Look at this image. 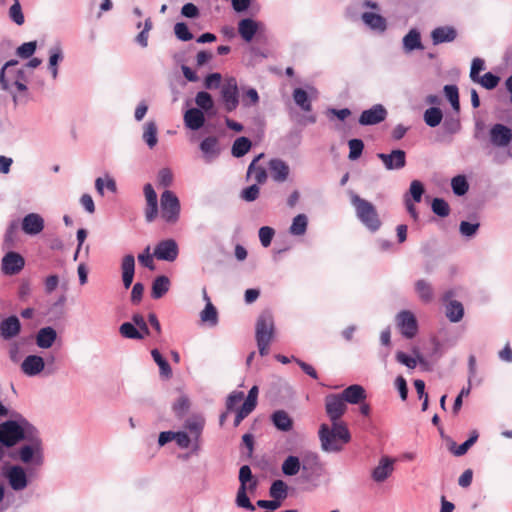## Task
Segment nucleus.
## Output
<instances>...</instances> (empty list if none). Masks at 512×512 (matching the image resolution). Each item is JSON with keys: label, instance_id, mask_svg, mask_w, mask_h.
<instances>
[{"label": "nucleus", "instance_id": "48", "mask_svg": "<svg viewBox=\"0 0 512 512\" xmlns=\"http://www.w3.org/2000/svg\"><path fill=\"white\" fill-rule=\"evenodd\" d=\"M251 145V141L248 138H237L232 146V155L237 158L244 156L250 150Z\"/></svg>", "mask_w": 512, "mask_h": 512}, {"label": "nucleus", "instance_id": "40", "mask_svg": "<svg viewBox=\"0 0 512 512\" xmlns=\"http://www.w3.org/2000/svg\"><path fill=\"white\" fill-rule=\"evenodd\" d=\"M415 291L421 301L426 303L432 301L434 293L432 286L428 281L424 279L416 281Z\"/></svg>", "mask_w": 512, "mask_h": 512}, {"label": "nucleus", "instance_id": "41", "mask_svg": "<svg viewBox=\"0 0 512 512\" xmlns=\"http://www.w3.org/2000/svg\"><path fill=\"white\" fill-rule=\"evenodd\" d=\"M446 317L453 323L459 322L464 315L463 305L456 300L448 302L446 305Z\"/></svg>", "mask_w": 512, "mask_h": 512}, {"label": "nucleus", "instance_id": "47", "mask_svg": "<svg viewBox=\"0 0 512 512\" xmlns=\"http://www.w3.org/2000/svg\"><path fill=\"white\" fill-rule=\"evenodd\" d=\"M119 332L123 337L128 339L140 340L144 338V334L135 327L134 323L131 322H124L121 324Z\"/></svg>", "mask_w": 512, "mask_h": 512}, {"label": "nucleus", "instance_id": "12", "mask_svg": "<svg viewBox=\"0 0 512 512\" xmlns=\"http://www.w3.org/2000/svg\"><path fill=\"white\" fill-rule=\"evenodd\" d=\"M397 326L399 327L401 334L410 339L413 338L417 333V321L412 312L403 310L396 316Z\"/></svg>", "mask_w": 512, "mask_h": 512}, {"label": "nucleus", "instance_id": "5", "mask_svg": "<svg viewBox=\"0 0 512 512\" xmlns=\"http://www.w3.org/2000/svg\"><path fill=\"white\" fill-rule=\"evenodd\" d=\"M35 426L26 419L8 420L0 424V443L6 447H13L22 441Z\"/></svg>", "mask_w": 512, "mask_h": 512}, {"label": "nucleus", "instance_id": "3", "mask_svg": "<svg viewBox=\"0 0 512 512\" xmlns=\"http://www.w3.org/2000/svg\"><path fill=\"white\" fill-rule=\"evenodd\" d=\"M17 60L7 61L0 70V86L5 91L15 87L18 92L27 91V82L30 78L26 68L18 66Z\"/></svg>", "mask_w": 512, "mask_h": 512}, {"label": "nucleus", "instance_id": "25", "mask_svg": "<svg viewBox=\"0 0 512 512\" xmlns=\"http://www.w3.org/2000/svg\"><path fill=\"white\" fill-rule=\"evenodd\" d=\"M268 167L274 181L285 182L288 179L290 168L285 161L278 158L271 159Z\"/></svg>", "mask_w": 512, "mask_h": 512}, {"label": "nucleus", "instance_id": "16", "mask_svg": "<svg viewBox=\"0 0 512 512\" xmlns=\"http://www.w3.org/2000/svg\"><path fill=\"white\" fill-rule=\"evenodd\" d=\"M265 25L252 18H244L238 23V33L246 42H251L256 33L262 32Z\"/></svg>", "mask_w": 512, "mask_h": 512}, {"label": "nucleus", "instance_id": "8", "mask_svg": "<svg viewBox=\"0 0 512 512\" xmlns=\"http://www.w3.org/2000/svg\"><path fill=\"white\" fill-rule=\"evenodd\" d=\"M275 334L274 318L270 311H263L256 321L255 338L256 341L272 342Z\"/></svg>", "mask_w": 512, "mask_h": 512}, {"label": "nucleus", "instance_id": "13", "mask_svg": "<svg viewBox=\"0 0 512 512\" xmlns=\"http://www.w3.org/2000/svg\"><path fill=\"white\" fill-rule=\"evenodd\" d=\"M395 459L389 456H382L377 466L371 472V478L376 483L386 481L394 471Z\"/></svg>", "mask_w": 512, "mask_h": 512}, {"label": "nucleus", "instance_id": "21", "mask_svg": "<svg viewBox=\"0 0 512 512\" xmlns=\"http://www.w3.org/2000/svg\"><path fill=\"white\" fill-rule=\"evenodd\" d=\"M490 138L495 146L505 147L512 139V131L503 124H495L490 130Z\"/></svg>", "mask_w": 512, "mask_h": 512}, {"label": "nucleus", "instance_id": "31", "mask_svg": "<svg viewBox=\"0 0 512 512\" xmlns=\"http://www.w3.org/2000/svg\"><path fill=\"white\" fill-rule=\"evenodd\" d=\"M457 37V31L451 26H440L431 32V39L434 45L445 42H452Z\"/></svg>", "mask_w": 512, "mask_h": 512}, {"label": "nucleus", "instance_id": "9", "mask_svg": "<svg viewBox=\"0 0 512 512\" xmlns=\"http://www.w3.org/2000/svg\"><path fill=\"white\" fill-rule=\"evenodd\" d=\"M325 410L331 422H342L347 405L339 394H329L325 397Z\"/></svg>", "mask_w": 512, "mask_h": 512}, {"label": "nucleus", "instance_id": "32", "mask_svg": "<svg viewBox=\"0 0 512 512\" xmlns=\"http://www.w3.org/2000/svg\"><path fill=\"white\" fill-rule=\"evenodd\" d=\"M263 157V153L256 156L247 169V178L255 180L257 184H263L267 180L266 169L262 166L257 165L258 161Z\"/></svg>", "mask_w": 512, "mask_h": 512}, {"label": "nucleus", "instance_id": "33", "mask_svg": "<svg viewBox=\"0 0 512 512\" xmlns=\"http://www.w3.org/2000/svg\"><path fill=\"white\" fill-rule=\"evenodd\" d=\"M257 487V482L253 481L248 486H239L237 495H236V504L240 508H245L250 511H254L255 507L250 502L249 497L247 496V491L253 492Z\"/></svg>", "mask_w": 512, "mask_h": 512}, {"label": "nucleus", "instance_id": "45", "mask_svg": "<svg viewBox=\"0 0 512 512\" xmlns=\"http://www.w3.org/2000/svg\"><path fill=\"white\" fill-rule=\"evenodd\" d=\"M151 356L159 366L160 375L166 379L170 378L172 376V369L161 353L157 349H153L151 351Z\"/></svg>", "mask_w": 512, "mask_h": 512}, {"label": "nucleus", "instance_id": "43", "mask_svg": "<svg viewBox=\"0 0 512 512\" xmlns=\"http://www.w3.org/2000/svg\"><path fill=\"white\" fill-rule=\"evenodd\" d=\"M308 226V218L305 214H298L293 218L289 228L290 234L294 236H302L305 234Z\"/></svg>", "mask_w": 512, "mask_h": 512}, {"label": "nucleus", "instance_id": "7", "mask_svg": "<svg viewBox=\"0 0 512 512\" xmlns=\"http://www.w3.org/2000/svg\"><path fill=\"white\" fill-rule=\"evenodd\" d=\"M2 476L7 480L10 488L16 492L23 491L29 484L27 473L20 465L3 468Z\"/></svg>", "mask_w": 512, "mask_h": 512}, {"label": "nucleus", "instance_id": "51", "mask_svg": "<svg viewBox=\"0 0 512 512\" xmlns=\"http://www.w3.org/2000/svg\"><path fill=\"white\" fill-rule=\"evenodd\" d=\"M444 94L448 101L450 102L452 108L459 112L460 110V102H459V93L458 88L455 85H445L444 86Z\"/></svg>", "mask_w": 512, "mask_h": 512}, {"label": "nucleus", "instance_id": "2", "mask_svg": "<svg viewBox=\"0 0 512 512\" xmlns=\"http://www.w3.org/2000/svg\"><path fill=\"white\" fill-rule=\"evenodd\" d=\"M319 439L323 451L338 452L342 449L343 444L350 441L351 436L344 422H331V426L325 423L321 424Z\"/></svg>", "mask_w": 512, "mask_h": 512}, {"label": "nucleus", "instance_id": "27", "mask_svg": "<svg viewBox=\"0 0 512 512\" xmlns=\"http://www.w3.org/2000/svg\"><path fill=\"white\" fill-rule=\"evenodd\" d=\"M121 272L123 285L128 289L132 285L135 273V258L132 254H127L122 258Z\"/></svg>", "mask_w": 512, "mask_h": 512}, {"label": "nucleus", "instance_id": "11", "mask_svg": "<svg viewBox=\"0 0 512 512\" xmlns=\"http://www.w3.org/2000/svg\"><path fill=\"white\" fill-rule=\"evenodd\" d=\"M178 254V244L174 239L162 240L154 249V256L162 261L173 262L177 259Z\"/></svg>", "mask_w": 512, "mask_h": 512}, {"label": "nucleus", "instance_id": "4", "mask_svg": "<svg viewBox=\"0 0 512 512\" xmlns=\"http://www.w3.org/2000/svg\"><path fill=\"white\" fill-rule=\"evenodd\" d=\"M351 204L355 209L358 220L370 231L376 232L380 229L382 221L376 207L368 200L361 198L355 193L350 194Z\"/></svg>", "mask_w": 512, "mask_h": 512}, {"label": "nucleus", "instance_id": "38", "mask_svg": "<svg viewBox=\"0 0 512 512\" xmlns=\"http://www.w3.org/2000/svg\"><path fill=\"white\" fill-rule=\"evenodd\" d=\"M170 287V280L167 276H158L154 279L152 283V291L151 296L154 299H159L163 295H165Z\"/></svg>", "mask_w": 512, "mask_h": 512}, {"label": "nucleus", "instance_id": "23", "mask_svg": "<svg viewBox=\"0 0 512 512\" xmlns=\"http://www.w3.org/2000/svg\"><path fill=\"white\" fill-rule=\"evenodd\" d=\"M317 96V91L313 87H308V90H304L302 88H296L293 91V99L295 103L306 112L312 110V105L310 99L315 98Z\"/></svg>", "mask_w": 512, "mask_h": 512}, {"label": "nucleus", "instance_id": "50", "mask_svg": "<svg viewBox=\"0 0 512 512\" xmlns=\"http://www.w3.org/2000/svg\"><path fill=\"white\" fill-rule=\"evenodd\" d=\"M104 187L113 193L117 191L116 182L109 175H106L104 179L99 177L95 180V188L101 196L104 195Z\"/></svg>", "mask_w": 512, "mask_h": 512}, {"label": "nucleus", "instance_id": "19", "mask_svg": "<svg viewBox=\"0 0 512 512\" xmlns=\"http://www.w3.org/2000/svg\"><path fill=\"white\" fill-rule=\"evenodd\" d=\"M45 369V361L39 355H28L21 363V371L28 377H35Z\"/></svg>", "mask_w": 512, "mask_h": 512}, {"label": "nucleus", "instance_id": "57", "mask_svg": "<svg viewBox=\"0 0 512 512\" xmlns=\"http://www.w3.org/2000/svg\"><path fill=\"white\" fill-rule=\"evenodd\" d=\"M349 145V159L350 160H356L358 159L363 151L364 144L363 141L360 139H351L348 142Z\"/></svg>", "mask_w": 512, "mask_h": 512}, {"label": "nucleus", "instance_id": "34", "mask_svg": "<svg viewBox=\"0 0 512 512\" xmlns=\"http://www.w3.org/2000/svg\"><path fill=\"white\" fill-rule=\"evenodd\" d=\"M307 469L305 462L301 465L300 459L297 456L290 455L282 463L281 469L285 476H295L301 470Z\"/></svg>", "mask_w": 512, "mask_h": 512}, {"label": "nucleus", "instance_id": "15", "mask_svg": "<svg viewBox=\"0 0 512 512\" xmlns=\"http://www.w3.org/2000/svg\"><path fill=\"white\" fill-rule=\"evenodd\" d=\"M377 157L387 170H399L406 165V153L400 149L393 150L389 154L378 153Z\"/></svg>", "mask_w": 512, "mask_h": 512}, {"label": "nucleus", "instance_id": "36", "mask_svg": "<svg viewBox=\"0 0 512 512\" xmlns=\"http://www.w3.org/2000/svg\"><path fill=\"white\" fill-rule=\"evenodd\" d=\"M200 150L207 161H211L220 154V148L216 137H207L200 143Z\"/></svg>", "mask_w": 512, "mask_h": 512}, {"label": "nucleus", "instance_id": "37", "mask_svg": "<svg viewBox=\"0 0 512 512\" xmlns=\"http://www.w3.org/2000/svg\"><path fill=\"white\" fill-rule=\"evenodd\" d=\"M403 48L406 52L422 49L421 35L418 30L411 29L403 38Z\"/></svg>", "mask_w": 512, "mask_h": 512}, {"label": "nucleus", "instance_id": "60", "mask_svg": "<svg viewBox=\"0 0 512 512\" xmlns=\"http://www.w3.org/2000/svg\"><path fill=\"white\" fill-rule=\"evenodd\" d=\"M36 47L35 41L26 42L17 48L16 53L19 57L27 59L35 53Z\"/></svg>", "mask_w": 512, "mask_h": 512}, {"label": "nucleus", "instance_id": "53", "mask_svg": "<svg viewBox=\"0 0 512 512\" xmlns=\"http://www.w3.org/2000/svg\"><path fill=\"white\" fill-rule=\"evenodd\" d=\"M451 187L457 196H462L467 193L469 189V184L466 180V177L463 175H458L452 178Z\"/></svg>", "mask_w": 512, "mask_h": 512}, {"label": "nucleus", "instance_id": "30", "mask_svg": "<svg viewBox=\"0 0 512 512\" xmlns=\"http://www.w3.org/2000/svg\"><path fill=\"white\" fill-rule=\"evenodd\" d=\"M345 403L358 404L366 399L365 389L358 384L351 385L339 394Z\"/></svg>", "mask_w": 512, "mask_h": 512}, {"label": "nucleus", "instance_id": "49", "mask_svg": "<svg viewBox=\"0 0 512 512\" xmlns=\"http://www.w3.org/2000/svg\"><path fill=\"white\" fill-rule=\"evenodd\" d=\"M477 439H478V432L476 430H474L471 432L469 439L466 440L461 445H459L458 447H455V443H452L450 450L455 456H462L477 441Z\"/></svg>", "mask_w": 512, "mask_h": 512}, {"label": "nucleus", "instance_id": "59", "mask_svg": "<svg viewBox=\"0 0 512 512\" xmlns=\"http://www.w3.org/2000/svg\"><path fill=\"white\" fill-rule=\"evenodd\" d=\"M479 227V222L472 223L468 221H462L459 225V231L461 235L465 237H473L477 233Z\"/></svg>", "mask_w": 512, "mask_h": 512}, {"label": "nucleus", "instance_id": "46", "mask_svg": "<svg viewBox=\"0 0 512 512\" xmlns=\"http://www.w3.org/2000/svg\"><path fill=\"white\" fill-rule=\"evenodd\" d=\"M288 486L283 480H275L269 490L270 496L276 501L284 500L287 497Z\"/></svg>", "mask_w": 512, "mask_h": 512}, {"label": "nucleus", "instance_id": "26", "mask_svg": "<svg viewBox=\"0 0 512 512\" xmlns=\"http://www.w3.org/2000/svg\"><path fill=\"white\" fill-rule=\"evenodd\" d=\"M57 339V332L51 326H46L38 330L35 335L36 345L41 349L51 348Z\"/></svg>", "mask_w": 512, "mask_h": 512}, {"label": "nucleus", "instance_id": "62", "mask_svg": "<svg viewBox=\"0 0 512 512\" xmlns=\"http://www.w3.org/2000/svg\"><path fill=\"white\" fill-rule=\"evenodd\" d=\"M158 184L162 187H169L173 182V173L169 168H162L157 174Z\"/></svg>", "mask_w": 512, "mask_h": 512}, {"label": "nucleus", "instance_id": "42", "mask_svg": "<svg viewBox=\"0 0 512 512\" xmlns=\"http://www.w3.org/2000/svg\"><path fill=\"white\" fill-rule=\"evenodd\" d=\"M49 64L48 68L51 72L53 79L57 78L58 75V63L63 59V52L59 45L51 47L49 50Z\"/></svg>", "mask_w": 512, "mask_h": 512}, {"label": "nucleus", "instance_id": "35", "mask_svg": "<svg viewBox=\"0 0 512 512\" xmlns=\"http://www.w3.org/2000/svg\"><path fill=\"white\" fill-rule=\"evenodd\" d=\"M271 421L280 431H290L293 426V420L284 410H277L271 415Z\"/></svg>", "mask_w": 512, "mask_h": 512}, {"label": "nucleus", "instance_id": "1", "mask_svg": "<svg viewBox=\"0 0 512 512\" xmlns=\"http://www.w3.org/2000/svg\"><path fill=\"white\" fill-rule=\"evenodd\" d=\"M12 456L27 465L42 466L44 464V443L36 427L28 430L21 446Z\"/></svg>", "mask_w": 512, "mask_h": 512}, {"label": "nucleus", "instance_id": "56", "mask_svg": "<svg viewBox=\"0 0 512 512\" xmlns=\"http://www.w3.org/2000/svg\"><path fill=\"white\" fill-rule=\"evenodd\" d=\"M9 17L19 26L24 24L25 18L19 0H14L13 5L9 9Z\"/></svg>", "mask_w": 512, "mask_h": 512}, {"label": "nucleus", "instance_id": "28", "mask_svg": "<svg viewBox=\"0 0 512 512\" xmlns=\"http://www.w3.org/2000/svg\"><path fill=\"white\" fill-rule=\"evenodd\" d=\"M363 23L371 30L383 33L387 29V20L380 14L374 12H364L361 15Z\"/></svg>", "mask_w": 512, "mask_h": 512}, {"label": "nucleus", "instance_id": "18", "mask_svg": "<svg viewBox=\"0 0 512 512\" xmlns=\"http://www.w3.org/2000/svg\"><path fill=\"white\" fill-rule=\"evenodd\" d=\"M24 265V258L16 252H8L2 259V271L6 275L18 274Z\"/></svg>", "mask_w": 512, "mask_h": 512}, {"label": "nucleus", "instance_id": "10", "mask_svg": "<svg viewBox=\"0 0 512 512\" xmlns=\"http://www.w3.org/2000/svg\"><path fill=\"white\" fill-rule=\"evenodd\" d=\"M221 96L226 111L232 112L237 108L239 104V93L235 78H229L226 80L221 88Z\"/></svg>", "mask_w": 512, "mask_h": 512}, {"label": "nucleus", "instance_id": "22", "mask_svg": "<svg viewBox=\"0 0 512 512\" xmlns=\"http://www.w3.org/2000/svg\"><path fill=\"white\" fill-rule=\"evenodd\" d=\"M21 331V323L16 316H9L0 322V336L4 340L16 337Z\"/></svg>", "mask_w": 512, "mask_h": 512}, {"label": "nucleus", "instance_id": "14", "mask_svg": "<svg viewBox=\"0 0 512 512\" xmlns=\"http://www.w3.org/2000/svg\"><path fill=\"white\" fill-rule=\"evenodd\" d=\"M387 110L382 104H375L370 109L364 110L360 117L359 123L361 125H376L384 121L387 117Z\"/></svg>", "mask_w": 512, "mask_h": 512}, {"label": "nucleus", "instance_id": "64", "mask_svg": "<svg viewBox=\"0 0 512 512\" xmlns=\"http://www.w3.org/2000/svg\"><path fill=\"white\" fill-rule=\"evenodd\" d=\"M204 426V420L202 418H191L186 422V428L195 435L196 438L199 437Z\"/></svg>", "mask_w": 512, "mask_h": 512}, {"label": "nucleus", "instance_id": "61", "mask_svg": "<svg viewBox=\"0 0 512 512\" xmlns=\"http://www.w3.org/2000/svg\"><path fill=\"white\" fill-rule=\"evenodd\" d=\"M174 33L176 37L181 41H189L193 38L192 33L189 31L187 25L183 22L175 24Z\"/></svg>", "mask_w": 512, "mask_h": 512}, {"label": "nucleus", "instance_id": "29", "mask_svg": "<svg viewBox=\"0 0 512 512\" xmlns=\"http://www.w3.org/2000/svg\"><path fill=\"white\" fill-rule=\"evenodd\" d=\"M185 126L190 130H199L205 123L203 111L198 108H190L184 113Z\"/></svg>", "mask_w": 512, "mask_h": 512}, {"label": "nucleus", "instance_id": "55", "mask_svg": "<svg viewBox=\"0 0 512 512\" xmlns=\"http://www.w3.org/2000/svg\"><path fill=\"white\" fill-rule=\"evenodd\" d=\"M433 213L440 217H447L450 214L448 203L442 198H434L431 204Z\"/></svg>", "mask_w": 512, "mask_h": 512}, {"label": "nucleus", "instance_id": "52", "mask_svg": "<svg viewBox=\"0 0 512 512\" xmlns=\"http://www.w3.org/2000/svg\"><path fill=\"white\" fill-rule=\"evenodd\" d=\"M195 103L199 107L198 109L201 111L204 110L206 112L210 111L214 106L211 95L205 91H200L197 93L195 97Z\"/></svg>", "mask_w": 512, "mask_h": 512}, {"label": "nucleus", "instance_id": "39", "mask_svg": "<svg viewBox=\"0 0 512 512\" xmlns=\"http://www.w3.org/2000/svg\"><path fill=\"white\" fill-rule=\"evenodd\" d=\"M142 138L150 149L154 148L158 142L157 126L154 121H149L143 126Z\"/></svg>", "mask_w": 512, "mask_h": 512}, {"label": "nucleus", "instance_id": "24", "mask_svg": "<svg viewBox=\"0 0 512 512\" xmlns=\"http://www.w3.org/2000/svg\"><path fill=\"white\" fill-rule=\"evenodd\" d=\"M44 229V219L37 213L27 214L22 220V230L28 235H37Z\"/></svg>", "mask_w": 512, "mask_h": 512}, {"label": "nucleus", "instance_id": "20", "mask_svg": "<svg viewBox=\"0 0 512 512\" xmlns=\"http://www.w3.org/2000/svg\"><path fill=\"white\" fill-rule=\"evenodd\" d=\"M258 396L257 386H253L248 393V396L240 409L237 411L234 425L238 426L244 418H246L256 407Z\"/></svg>", "mask_w": 512, "mask_h": 512}, {"label": "nucleus", "instance_id": "6", "mask_svg": "<svg viewBox=\"0 0 512 512\" xmlns=\"http://www.w3.org/2000/svg\"><path fill=\"white\" fill-rule=\"evenodd\" d=\"M161 217L169 224H175L180 217L181 205L177 195L165 190L160 197Z\"/></svg>", "mask_w": 512, "mask_h": 512}, {"label": "nucleus", "instance_id": "58", "mask_svg": "<svg viewBox=\"0 0 512 512\" xmlns=\"http://www.w3.org/2000/svg\"><path fill=\"white\" fill-rule=\"evenodd\" d=\"M201 320L203 322H210L212 324L217 323V311L211 301L206 303L204 310L201 312Z\"/></svg>", "mask_w": 512, "mask_h": 512}, {"label": "nucleus", "instance_id": "44", "mask_svg": "<svg viewBox=\"0 0 512 512\" xmlns=\"http://www.w3.org/2000/svg\"><path fill=\"white\" fill-rule=\"evenodd\" d=\"M423 119L429 127H436L441 123L443 113L440 108L430 107L425 110Z\"/></svg>", "mask_w": 512, "mask_h": 512}, {"label": "nucleus", "instance_id": "63", "mask_svg": "<svg viewBox=\"0 0 512 512\" xmlns=\"http://www.w3.org/2000/svg\"><path fill=\"white\" fill-rule=\"evenodd\" d=\"M409 193L414 202H420L424 193V186L419 180L410 183Z\"/></svg>", "mask_w": 512, "mask_h": 512}, {"label": "nucleus", "instance_id": "54", "mask_svg": "<svg viewBox=\"0 0 512 512\" xmlns=\"http://www.w3.org/2000/svg\"><path fill=\"white\" fill-rule=\"evenodd\" d=\"M473 82L480 84L488 90H492L499 84L500 78L491 72H487L483 76H479L477 80H474Z\"/></svg>", "mask_w": 512, "mask_h": 512}, {"label": "nucleus", "instance_id": "17", "mask_svg": "<svg viewBox=\"0 0 512 512\" xmlns=\"http://www.w3.org/2000/svg\"><path fill=\"white\" fill-rule=\"evenodd\" d=\"M143 192L146 200L145 219L150 223L153 222L158 215L157 194L150 183L144 185Z\"/></svg>", "mask_w": 512, "mask_h": 512}]
</instances>
